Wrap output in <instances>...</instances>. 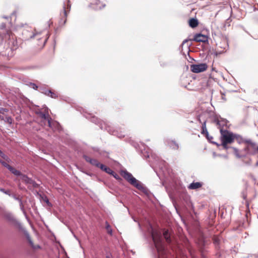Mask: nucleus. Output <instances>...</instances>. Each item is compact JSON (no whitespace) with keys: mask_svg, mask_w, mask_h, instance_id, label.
Here are the masks:
<instances>
[{"mask_svg":"<svg viewBox=\"0 0 258 258\" xmlns=\"http://www.w3.org/2000/svg\"><path fill=\"white\" fill-rule=\"evenodd\" d=\"M0 191L3 192L4 194L7 195H8L10 197H12L14 200L16 201H19V206L21 210L23 212L24 215H26V212L24 209V206L22 200V198H20L19 196H17L15 194H12L11 190L9 189L6 190L3 188H0Z\"/></svg>","mask_w":258,"mask_h":258,"instance_id":"nucleus-6","label":"nucleus"},{"mask_svg":"<svg viewBox=\"0 0 258 258\" xmlns=\"http://www.w3.org/2000/svg\"><path fill=\"white\" fill-rule=\"evenodd\" d=\"M100 168L109 174H111L113 172V171L110 168L105 166L102 164L100 165Z\"/></svg>","mask_w":258,"mask_h":258,"instance_id":"nucleus-24","label":"nucleus"},{"mask_svg":"<svg viewBox=\"0 0 258 258\" xmlns=\"http://www.w3.org/2000/svg\"><path fill=\"white\" fill-rule=\"evenodd\" d=\"M168 146L173 150H177L179 148L178 145L174 141H171L168 143Z\"/></svg>","mask_w":258,"mask_h":258,"instance_id":"nucleus-26","label":"nucleus"},{"mask_svg":"<svg viewBox=\"0 0 258 258\" xmlns=\"http://www.w3.org/2000/svg\"><path fill=\"white\" fill-rule=\"evenodd\" d=\"M163 236L164 238L165 239L166 242L167 243H170L171 242V239H170V234L167 230H165L163 232Z\"/></svg>","mask_w":258,"mask_h":258,"instance_id":"nucleus-27","label":"nucleus"},{"mask_svg":"<svg viewBox=\"0 0 258 258\" xmlns=\"http://www.w3.org/2000/svg\"><path fill=\"white\" fill-rule=\"evenodd\" d=\"M9 170L15 175L16 176H20L21 175V172L15 168H13V167L11 166Z\"/></svg>","mask_w":258,"mask_h":258,"instance_id":"nucleus-28","label":"nucleus"},{"mask_svg":"<svg viewBox=\"0 0 258 258\" xmlns=\"http://www.w3.org/2000/svg\"><path fill=\"white\" fill-rule=\"evenodd\" d=\"M37 114L39 115L41 118V122L44 125H46L47 123L48 124L49 121L51 120V118L49 114V109L47 107L45 108L44 112L38 111Z\"/></svg>","mask_w":258,"mask_h":258,"instance_id":"nucleus-8","label":"nucleus"},{"mask_svg":"<svg viewBox=\"0 0 258 258\" xmlns=\"http://www.w3.org/2000/svg\"><path fill=\"white\" fill-rule=\"evenodd\" d=\"M106 229L108 233L110 235H112V229L111 228L110 226L109 225V224L107 222L106 223Z\"/></svg>","mask_w":258,"mask_h":258,"instance_id":"nucleus-30","label":"nucleus"},{"mask_svg":"<svg viewBox=\"0 0 258 258\" xmlns=\"http://www.w3.org/2000/svg\"><path fill=\"white\" fill-rule=\"evenodd\" d=\"M208 68V66L205 63L199 64H193L190 65L191 71L195 73H199L205 71Z\"/></svg>","mask_w":258,"mask_h":258,"instance_id":"nucleus-10","label":"nucleus"},{"mask_svg":"<svg viewBox=\"0 0 258 258\" xmlns=\"http://www.w3.org/2000/svg\"><path fill=\"white\" fill-rule=\"evenodd\" d=\"M121 175L131 185L144 192H147V189L143 184L135 178L131 173L126 170H121Z\"/></svg>","mask_w":258,"mask_h":258,"instance_id":"nucleus-4","label":"nucleus"},{"mask_svg":"<svg viewBox=\"0 0 258 258\" xmlns=\"http://www.w3.org/2000/svg\"><path fill=\"white\" fill-rule=\"evenodd\" d=\"M4 162V161L0 159V163L2 164V162Z\"/></svg>","mask_w":258,"mask_h":258,"instance_id":"nucleus-45","label":"nucleus"},{"mask_svg":"<svg viewBox=\"0 0 258 258\" xmlns=\"http://www.w3.org/2000/svg\"><path fill=\"white\" fill-rule=\"evenodd\" d=\"M24 233H25V235H26V237H27V240L29 241L30 244L32 245L33 244V242H32V241L31 240V238H30V235L29 234V233H28L27 231H24Z\"/></svg>","mask_w":258,"mask_h":258,"instance_id":"nucleus-32","label":"nucleus"},{"mask_svg":"<svg viewBox=\"0 0 258 258\" xmlns=\"http://www.w3.org/2000/svg\"><path fill=\"white\" fill-rule=\"evenodd\" d=\"M90 6L93 9L99 10L105 7V4L101 3L100 0H93Z\"/></svg>","mask_w":258,"mask_h":258,"instance_id":"nucleus-11","label":"nucleus"},{"mask_svg":"<svg viewBox=\"0 0 258 258\" xmlns=\"http://www.w3.org/2000/svg\"><path fill=\"white\" fill-rule=\"evenodd\" d=\"M203 183L200 182H193L190 183L188 188L190 189H197L202 187Z\"/></svg>","mask_w":258,"mask_h":258,"instance_id":"nucleus-17","label":"nucleus"},{"mask_svg":"<svg viewBox=\"0 0 258 258\" xmlns=\"http://www.w3.org/2000/svg\"><path fill=\"white\" fill-rule=\"evenodd\" d=\"M4 217L12 225L18 228L20 230H23V228L21 224L15 218L12 213L8 212L6 213L4 215Z\"/></svg>","mask_w":258,"mask_h":258,"instance_id":"nucleus-7","label":"nucleus"},{"mask_svg":"<svg viewBox=\"0 0 258 258\" xmlns=\"http://www.w3.org/2000/svg\"><path fill=\"white\" fill-rule=\"evenodd\" d=\"M194 40L197 42H205L208 41V37L205 35L199 33L194 36Z\"/></svg>","mask_w":258,"mask_h":258,"instance_id":"nucleus-16","label":"nucleus"},{"mask_svg":"<svg viewBox=\"0 0 258 258\" xmlns=\"http://www.w3.org/2000/svg\"><path fill=\"white\" fill-rule=\"evenodd\" d=\"M41 92L44 93L46 95L50 96L52 98H56L57 97L56 93L52 92L51 90H44L42 91Z\"/></svg>","mask_w":258,"mask_h":258,"instance_id":"nucleus-20","label":"nucleus"},{"mask_svg":"<svg viewBox=\"0 0 258 258\" xmlns=\"http://www.w3.org/2000/svg\"><path fill=\"white\" fill-rule=\"evenodd\" d=\"M189 25L191 28H195L198 25V21L196 19L192 18L189 20Z\"/></svg>","mask_w":258,"mask_h":258,"instance_id":"nucleus-23","label":"nucleus"},{"mask_svg":"<svg viewBox=\"0 0 258 258\" xmlns=\"http://www.w3.org/2000/svg\"><path fill=\"white\" fill-rule=\"evenodd\" d=\"M2 165L5 167L6 168H7L8 170L10 168V167H11V166L8 164L7 163H6V162H2Z\"/></svg>","mask_w":258,"mask_h":258,"instance_id":"nucleus-35","label":"nucleus"},{"mask_svg":"<svg viewBox=\"0 0 258 258\" xmlns=\"http://www.w3.org/2000/svg\"><path fill=\"white\" fill-rule=\"evenodd\" d=\"M160 62L161 66L162 67H167L168 64V62L164 60H161Z\"/></svg>","mask_w":258,"mask_h":258,"instance_id":"nucleus-33","label":"nucleus"},{"mask_svg":"<svg viewBox=\"0 0 258 258\" xmlns=\"http://www.w3.org/2000/svg\"><path fill=\"white\" fill-rule=\"evenodd\" d=\"M7 120L8 122L11 124L12 123V119L10 117H7Z\"/></svg>","mask_w":258,"mask_h":258,"instance_id":"nucleus-38","label":"nucleus"},{"mask_svg":"<svg viewBox=\"0 0 258 258\" xmlns=\"http://www.w3.org/2000/svg\"><path fill=\"white\" fill-rule=\"evenodd\" d=\"M106 258H111V256L110 255L108 254L106 256Z\"/></svg>","mask_w":258,"mask_h":258,"instance_id":"nucleus-44","label":"nucleus"},{"mask_svg":"<svg viewBox=\"0 0 258 258\" xmlns=\"http://www.w3.org/2000/svg\"><path fill=\"white\" fill-rule=\"evenodd\" d=\"M149 231L157 251L158 258H172L171 254L164 246L161 232L155 230L151 226Z\"/></svg>","mask_w":258,"mask_h":258,"instance_id":"nucleus-1","label":"nucleus"},{"mask_svg":"<svg viewBox=\"0 0 258 258\" xmlns=\"http://www.w3.org/2000/svg\"><path fill=\"white\" fill-rule=\"evenodd\" d=\"M48 38V36L46 37L43 40V44H42V45L44 46L45 45V44L46 43L47 39Z\"/></svg>","mask_w":258,"mask_h":258,"instance_id":"nucleus-40","label":"nucleus"},{"mask_svg":"<svg viewBox=\"0 0 258 258\" xmlns=\"http://www.w3.org/2000/svg\"><path fill=\"white\" fill-rule=\"evenodd\" d=\"M30 86L35 90H36L38 88V86L34 83H30Z\"/></svg>","mask_w":258,"mask_h":258,"instance_id":"nucleus-36","label":"nucleus"},{"mask_svg":"<svg viewBox=\"0 0 258 258\" xmlns=\"http://www.w3.org/2000/svg\"><path fill=\"white\" fill-rule=\"evenodd\" d=\"M70 8H71V5L69 3L68 4L67 8H66V6H64L63 8V15H64V17H65V19L62 22V25H64L65 23H66V21H67L66 17H67L68 11L69 12L70 11Z\"/></svg>","mask_w":258,"mask_h":258,"instance_id":"nucleus-19","label":"nucleus"},{"mask_svg":"<svg viewBox=\"0 0 258 258\" xmlns=\"http://www.w3.org/2000/svg\"><path fill=\"white\" fill-rule=\"evenodd\" d=\"M4 18H5V19H7L8 18L7 17H4Z\"/></svg>","mask_w":258,"mask_h":258,"instance_id":"nucleus-47","label":"nucleus"},{"mask_svg":"<svg viewBox=\"0 0 258 258\" xmlns=\"http://www.w3.org/2000/svg\"><path fill=\"white\" fill-rule=\"evenodd\" d=\"M219 240L218 238H216L214 239V242L215 244H218L219 243Z\"/></svg>","mask_w":258,"mask_h":258,"instance_id":"nucleus-39","label":"nucleus"},{"mask_svg":"<svg viewBox=\"0 0 258 258\" xmlns=\"http://www.w3.org/2000/svg\"><path fill=\"white\" fill-rule=\"evenodd\" d=\"M187 42V40H183V41L182 42V45H184V44L186 42Z\"/></svg>","mask_w":258,"mask_h":258,"instance_id":"nucleus-42","label":"nucleus"},{"mask_svg":"<svg viewBox=\"0 0 258 258\" xmlns=\"http://www.w3.org/2000/svg\"><path fill=\"white\" fill-rule=\"evenodd\" d=\"M11 32L10 31H6V33L2 35L1 32H0V39L1 40L4 39H9L11 38Z\"/></svg>","mask_w":258,"mask_h":258,"instance_id":"nucleus-22","label":"nucleus"},{"mask_svg":"<svg viewBox=\"0 0 258 258\" xmlns=\"http://www.w3.org/2000/svg\"><path fill=\"white\" fill-rule=\"evenodd\" d=\"M234 139H236L239 144H241L242 143H245V141L247 139H243L241 136L234 134Z\"/></svg>","mask_w":258,"mask_h":258,"instance_id":"nucleus-25","label":"nucleus"},{"mask_svg":"<svg viewBox=\"0 0 258 258\" xmlns=\"http://www.w3.org/2000/svg\"><path fill=\"white\" fill-rule=\"evenodd\" d=\"M21 179L27 184H30L34 185V184L35 183L31 178H29L27 175H22Z\"/></svg>","mask_w":258,"mask_h":258,"instance_id":"nucleus-18","label":"nucleus"},{"mask_svg":"<svg viewBox=\"0 0 258 258\" xmlns=\"http://www.w3.org/2000/svg\"><path fill=\"white\" fill-rule=\"evenodd\" d=\"M0 156L3 158L4 159H6L7 157L5 155V154L0 150Z\"/></svg>","mask_w":258,"mask_h":258,"instance_id":"nucleus-37","label":"nucleus"},{"mask_svg":"<svg viewBox=\"0 0 258 258\" xmlns=\"http://www.w3.org/2000/svg\"><path fill=\"white\" fill-rule=\"evenodd\" d=\"M220 133L222 145L224 149H227L228 148L227 144H231L234 140V134L226 130L223 129L220 130Z\"/></svg>","mask_w":258,"mask_h":258,"instance_id":"nucleus-5","label":"nucleus"},{"mask_svg":"<svg viewBox=\"0 0 258 258\" xmlns=\"http://www.w3.org/2000/svg\"><path fill=\"white\" fill-rule=\"evenodd\" d=\"M245 143L246 144V146L242 150L239 151L235 148H232L236 157L240 158L246 157L248 155L258 154V145L255 142H252L250 139H246Z\"/></svg>","mask_w":258,"mask_h":258,"instance_id":"nucleus-2","label":"nucleus"},{"mask_svg":"<svg viewBox=\"0 0 258 258\" xmlns=\"http://www.w3.org/2000/svg\"><path fill=\"white\" fill-rule=\"evenodd\" d=\"M23 34L27 36L26 39H32L33 38H37V39H40V36L41 35V32H32L31 33H30L28 31H24L23 32Z\"/></svg>","mask_w":258,"mask_h":258,"instance_id":"nucleus-13","label":"nucleus"},{"mask_svg":"<svg viewBox=\"0 0 258 258\" xmlns=\"http://www.w3.org/2000/svg\"><path fill=\"white\" fill-rule=\"evenodd\" d=\"M228 49V44L226 38H222L218 43H217V49L218 53H222L226 52Z\"/></svg>","mask_w":258,"mask_h":258,"instance_id":"nucleus-9","label":"nucleus"},{"mask_svg":"<svg viewBox=\"0 0 258 258\" xmlns=\"http://www.w3.org/2000/svg\"><path fill=\"white\" fill-rule=\"evenodd\" d=\"M202 130L201 132V134L203 135H206L207 138L208 140H210V139L208 138V132L207 131V129L206 128V121H204L203 123H202Z\"/></svg>","mask_w":258,"mask_h":258,"instance_id":"nucleus-21","label":"nucleus"},{"mask_svg":"<svg viewBox=\"0 0 258 258\" xmlns=\"http://www.w3.org/2000/svg\"><path fill=\"white\" fill-rule=\"evenodd\" d=\"M84 158L87 162H89L91 165L95 166L97 167L100 168V165L102 164L100 163L97 160L92 159L86 155H84Z\"/></svg>","mask_w":258,"mask_h":258,"instance_id":"nucleus-15","label":"nucleus"},{"mask_svg":"<svg viewBox=\"0 0 258 258\" xmlns=\"http://www.w3.org/2000/svg\"><path fill=\"white\" fill-rule=\"evenodd\" d=\"M45 201L46 202V203L48 204V205H49L50 203L49 202V201L47 199H46Z\"/></svg>","mask_w":258,"mask_h":258,"instance_id":"nucleus-43","label":"nucleus"},{"mask_svg":"<svg viewBox=\"0 0 258 258\" xmlns=\"http://www.w3.org/2000/svg\"><path fill=\"white\" fill-rule=\"evenodd\" d=\"M48 126L54 131H60L61 130L59 123L57 121L52 119L49 121Z\"/></svg>","mask_w":258,"mask_h":258,"instance_id":"nucleus-14","label":"nucleus"},{"mask_svg":"<svg viewBox=\"0 0 258 258\" xmlns=\"http://www.w3.org/2000/svg\"><path fill=\"white\" fill-rule=\"evenodd\" d=\"M24 233H25V235H26V237H27V240L29 241L30 244L32 245L33 244V242H32V241L31 240V238H30V235L29 234V233H28L27 231H24Z\"/></svg>","mask_w":258,"mask_h":258,"instance_id":"nucleus-31","label":"nucleus"},{"mask_svg":"<svg viewBox=\"0 0 258 258\" xmlns=\"http://www.w3.org/2000/svg\"><path fill=\"white\" fill-rule=\"evenodd\" d=\"M214 122L216 123L218 127L221 129H222V127L227 126L228 121L224 118H221L220 117H216L214 119Z\"/></svg>","mask_w":258,"mask_h":258,"instance_id":"nucleus-12","label":"nucleus"},{"mask_svg":"<svg viewBox=\"0 0 258 258\" xmlns=\"http://www.w3.org/2000/svg\"><path fill=\"white\" fill-rule=\"evenodd\" d=\"M110 175H112L116 179H120L119 176L117 173L114 172L113 171V172Z\"/></svg>","mask_w":258,"mask_h":258,"instance_id":"nucleus-34","label":"nucleus"},{"mask_svg":"<svg viewBox=\"0 0 258 258\" xmlns=\"http://www.w3.org/2000/svg\"><path fill=\"white\" fill-rule=\"evenodd\" d=\"M84 116L88 119H90L91 121L96 124H99L100 128L102 130H106L110 134L117 136L119 138H121L124 137V134L122 132H118L117 130H114L113 127L111 126L109 123L104 121L100 120L97 117L92 116L91 114H84Z\"/></svg>","mask_w":258,"mask_h":258,"instance_id":"nucleus-3","label":"nucleus"},{"mask_svg":"<svg viewBox=\"0 0 258 258\" xmlns=\"http://www.w3.org/2000/svg\"><path fill=\"white\" fill-rule=\"evenodd\" d=\"M5 27H6V25H5V24H4V23H3V24L1 25V28L2 29H4L5 28Z\"/></svg>","mask_w":258,"mask_h":258,"instance_id":"nucleus-41","label":"nucleus"},{"mask_svg":"<svg viewBox=\"0 0 258 258\" xmlns=\"http://www.w3.org/2000/svg\"><path fill=\"white\" fill-rule=\"evenodd\" d=\"M256 166H258V161L256 162Z\"/></svg>","mask_w":258,"mask_h":258,"instance_id":"nucleus-46","label":"nucleus"},{"mask_svg":"<svg viewBox=\"0 0 258 258\" xmlns=\"http://www.w3.org/2000/svg\"><path fill=\"white\" fill-rule=\"evenodd\" d=\"M161 164H162V165H163V166H161L160 165H158L157 163L156 164V165L162 171L163 174L164 175H165L166 173H165L164 168L165 169L166 168V163L164 161H161Z\"/></svg>","mask_w":258,"mask_h":258,"instance_id":"nucleus-29","label":"nucleus"}]
</instances>
